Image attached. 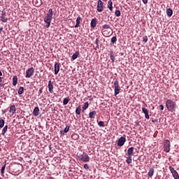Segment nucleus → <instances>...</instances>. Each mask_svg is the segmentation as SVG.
I'll return each instance as SVG.
<instances>
[{
	"label": "nucleus",
	"mask_w": 179,
	"mask_h": 179,
	"mask_svg": "<svg viewBox=\"0 0 179 179\" xmlns=\"http://www.w3.org/2000/svg\"><path fill=\"white\" fill-rule=\"evenodd\" d=\"M51 20H52V8L49 9L48 13L46 14L44 18V22L46 23L45 27L47 29L51 26Z\"/></svg>",
	"instance_id": "1"
},
{
	"label": "nucleus",
	"mask_w": 179,
	"mask_h": 179,
	"mask_svg": "<svg viewBox=\"0 0 179 179\" xmlns=\"http://www.w3.org/2000/svg\"><path fill=\"white\" fill-rule=\"evenodd\" d=\"M166 106L169 111L173 113L174 111V108H176V102L173 101V100L171 99H167L166 102Z\"/></svg>",
	"instance_id": "2"
},
{
	"label": "nucleus",
	"mask_w": 179,
	"mask_h": 179,
	"mask_svg": "<svg viewBox=\"0 0 179 179\" xmlns=\"http://www.w3.org/2000/svg\"><path fill=\"white\" fill-rule=\"evenodd\" d=\"M96 10L97 12H103L104 10V3L101 0H98Z\"/></svg>",
	"instance_id": "3"
},
{
	"label": "nucleus",
	"mask_w": 179,
	"mask_h": 179,
	"mask_svg": "<svg viewBox=\"0 0 179 179\" xmlns=\"http://www.w3.org/2000/svg\"><path fill=\"white\" fill-rule=\"evenodd\" d=\"M114 86H115V96H117V94H120V91L121 90L118 80H115L114 82Z\"/></svg>",
	"instance_id": "4"
},
{
	"label": "nucleus",
	"mask_w": 179,
	"mask_h": 179,
	"mask_svg": "<svg viewBox=\"0 0 179 179\" xmlns=\"http://www.w3.org/2000/svg\"><path fill=\"white\" fill-rule=\"evenodd\" d=\"M170 141L166 140L164 143V150L166 153H169L170 152Z\"/></svg>",
	"instance_id": "5"
},
{
	"label": "nucleus",
	"mask_w": 179,
	"mask_h": 179,
	"mask_svg": "<svg viewBox=\"0 0 179 179\" xmlns=\"http://www.w3.org/2000/svg\"><path fill=\"white\" fill-rule=\"evenodd\" d=\"M33 75H34V68L31 67L27 70L25 77L31 78Z\"/></svg>",
	"instance_id": "6"
},
{
	"label": "nucleus",
	"mask_w": 179,
	"mask_h": 179,
	"mask_svg": "<svg viewBox=\"0 0 179 179\" xmlns=\"http://www.w3.org/2000/svg\"><path fill=\"white\" fill-rule=\"evenodd\" d=\"M169 170L175 179H179L178 172L174 169L172 166L169 167Z\"/></svg>",
	"instance_id": "7"
},
{
	"label": "nucleus",
	"mask_w": 179,
	"mask_h": 179,
	"mask_svg": "<svg viewBox=\"0 0 179 179\" xmlns=\"http://www.w3.org/2000/svg\"><path fill=\"white\" fill-rule=\"evenodd\" d=\"M125 142H127V138H125V137H120L118 140H117V146H124V145L125 144Z\"/></svg>",
	"instance_id": "8"
},
{
	"label": "nucleus",
	"mask_w": 179,
	"mask_h": 179,
	"mask_svg": "<svg viewBox=\"0 0 179 179\" xmlns=\"http://www.w3.org/2000/svg\"><path fill=\"white\" fill-rule=\"evenodd\" d=\"M80 160L85 162V163H87V162H90V157H89V155H87V154H83L80 155Z\"/></svg>",
	"instance_id": "9"
},
{
	"label": "nucleus",
	"mask_w": 179,
	"mask_h": 179,
	"mask_svg": "<svg viewBox=\"0 0 179 179\" xmlns=\"http://www.w3.org/2000/svg\"><path fill=\"white\" fill-rule=\"evenodd\" d=\"M48 87L49 92L51 94L54 93V84L51 82V80L48 81Z\"/></svg>",
	"instance_id": "10"
},
{
	"label": "nucleus",
	"mask_w": 179,
	"mask_h": 179,
	"mask_svg": "<svg viewBox=\"0 0 179 179\" xmlns=\"http://www.w3.org/2000/svg\"><path fill=\"white\" fill-rule=\"evenodd\" d=\"M61 68V64L59 63L55 64V75H58L59 73V69Z\"/></svg>",
	"instance_id": "11"
},
{
	"label": "nucleus",
	"mask_w": 179,
	"mask_h": 179,
	"mask_svg": "<svg viewBox=\"0 0 179 179\" xmlns=\"http://www.w3.org/2000/svg\"><path fill=\"white\" fill-rule=\"evenodd\" d=\"M142 111L145 114V118H146V120H149V110H148V108L143 107Z\"/></svg>",
	"instance_id": "12"
},
{
	"label": "nucleus",
	"mask_w": 179,
	"mask_h": 179,
	"mask_svg": "<svg viewBox=\"0 0 179 179\" xmlns=\"http://www.w3.org/2000/svg\"><path fill=\"white\" fill-rule=\"evenodd\" d=\"M1 22H3V23H6V22H8V17H6V13H4L3 11L1 13Z\"/></svg>",
	"instance_id": "13"
},
{
	"label": "nucleus",
	"mask_w": 179,
	"mask_h": 179,
	"mask_svg": "<svg viewBox=\"0 0 179 179\" xmlns=\"http://www.w3.org/2000/svg\"><path fill=\"white\" fill-rule=\"evenodd\" d=\"M82 22V17L80 16H78L76 19V23L75 25V27H80V23Z\"/></svg>",
	"instance_id": "14"
},
{
	"label": "nucleus",
	"mask_w": 179,
	"mask_h": 179,
	"mask_svg": "<svg viewBox=\"0 0 179 179\" xmlns=\"http://www.w3.org/2000/svg\"><path fill=\"white\" fill-rule=\"evenodd\" d=\"M134 150H135V148L134 147H131L127 150V155L128 156L132 157L134 156Z\"/></svg>",
	"instance_id": "15"
},
{
	"label": "nucleus",
	"mask_w": 179,
	"mask_h": 179,
	"mask_svg": "<svg viewBox=\"0 0 179 179\" xmlns=\"http://www.w3.org/2000/svg\"><path fill=\"white\" fill-rule=\"evenodd\" d=\"M96 25H97V19L93 18L91 21V27L92 29H94V27H96Z\"/></svg>",
	"instance_id": "16"
},
{
	"label": "nucleus",
	"mask_w": 179,
	"mask_h": 179,
	"mask_svg": "<svg viewBox=\"0 0 179 179\" xmlns=\"http://www.w3.org/2000/svg\"><path fill=\"white\" fill-rule=\"evenodd\" d=\"M34 115L35 117H38V115L40 114V108L38 107H35L33 111Z\"/></svg>",
	"instance_id": "17"
},
{
	"label": "nucleus",
	"mask_w": 179,
	"mask_h": 179,
	"mask_svg": "<svg viewBox=\"0 0 179 179\" xmlns=\"http://www.w3.org/2000/svg\"><path fill=\"white\" fill-rule=\"evenodd\" d=\"M9 112L13 115L16 113V106L15 105L11 106Z\"/></svg>",
	"instance_id": "18"
},
{
	"label": "nucleus",
	"mask_w": 179,
	"mask_h": 179,
	"mask_svg": "<svg viewBox=\"0 0 179 179\" xmlns=\"http://www.w3.org/2000/svg\"><path fill=\"white\" fill-rule=\"evenodd\" d=\"M153 174H155V169L151 168L148 171V177H150V178H152V177H153Z\"/></svg>",
	"instance_id": "19"
},
{
	"label": "nucleus",
	"mask_w": 179,
	"mask_h": 179,
	"mask_svg": "<svg viewBox=\"0 0 179 179\" xmlns=\"http://www.w3.org/2000/svg\"><path fill=\"white\" fill-rule=\"evenodd\" d=\"M96 114L97 113L96 112V110H93L89 113V117L95 118Z\"/></svg>",
	"instance_id": "20"
},
{
	"label": "nucleus",
	"mask_w": 179,
	"mask_h": 179,
	"mask_svg": "<svg viewBox=\"0 0 179 179\" xmlns=\"http://www.w3.org/2000/svg\"><path fill=\"white\" fill-rule=\"evenodd\" d=\"M166 15L169 17H171V16H173V10L171 8H168L166 10Z\"/></svg>",
	"instance_id": "21"
},
{
	"label": "nucleus",
	"mask_w": 179,
	"mask_h": 179,
	"mask_svg": "<svg viewBox=\"0 0 179 179\" xmlns=\"http://www.w3.org/2000/svg\"><path fill=\"white\" fill-rule=\"evenodd\" d=\"M108 8L110 12H113V1L111 0H109L108 2Z\"/></svg>",
	"instance_id": "22"
},
{
	"label": "nucleus",
	"mask_w": 179,
	"mask_h": 179,
	"mask_svg": "<svg viewBox=\"0 0 179 179\" xmlns=\"http://www.w3.org/2000/svg\"><path fill=\"white\" fill-rule=\"evenodd\" d=\"M81 111H82V107H80V106H78L76 109V114H77V115H80Z\"/></svg>",
	"instance_id": "23"
},
{
	"label": "nucleus",
	"mask_w": 179,
	"mask_h": 179,
	"mask_svg": "<svg viewBox=\"0 0 179 179\" xmlns=\"http://www.w3.org/2000/svg\"><path fill=\"white\" fill-rule=\"evenodd\" d=\"M13 86H16V85H17V76H14L13 78Z\"/></svg>",
	"instance_id": "24"
},
{
	"label": "nucleus",
	"mask_w": 179,
	"mask_h": 179,
	"mask_svg": "<svg viewBox=\"0 0 179 179\" xmlns=\"http://www.w3.org/2000/svg\"><path fill=\"white\" fill-rule=\"evenodd\" d=\"M79 51H76L73 55H72V59L75 61L78 57H79Z\"/></svg>",
	"instance_id": "25"
},
{
	"label": "nucleus",
	"mask_w": 179,
	"mask_h": 179,
	"mask_svg": "<svg viewBox=\"0 0 179 179\" xmlns=\"http://www.w3.org/2000/svg\"><path fill=\"white\" fill-rule=\"evenodd\" d=\"M89 108V102H85L83 106V111H85V110H87Z\"/></svg>",
	"instance_id": "26"
},
{
	"label": "nucleus",
	"mask_w": 179,
	"mask_h": 179,
	"mask_svg": "<svg viewBox=\"0 0 179 179\" xmlns=\"http://www.w3.org/2000/svg\"><path fill=\"white\" fill-rule=\"evenodd\" d=\"M71 138L74 139V141H78V139H79V135L78 134H73Z\"/></svg>",
	"instance_id": "27"
},
{
	"label": "nucleus",
	"mask_w": 179,
	"mask_h": 179,
	"mask_svg": "<svg viewBox=\"0 0 179 179\" xmlns=\"http://www.w3.org/2000/svg\"><path fill=\"white\" fill-rule=\"evenodd\" d=\"M126 163H127V164H131V163H132V157H127L126 159Z\"/></svg>",
	"instance_id": "28"
},
{
	"label": "nucleus",
	"mask_w": 179,
	"mask_h": 179,
	"mask_svg": "<svg viewBox=\"0 0 179 179\" xmlns=\"http://www.w3.org/2000/svg\"><path fill=\"white\" fill-rule=\"evenodd\" d=\"M70 100H71V99H69V97L65 98V99H64V101H63V104H64V106H66V104H68V103H69Z\"/></svg>",
	"instance_id": "29"
},
{
	"label": "nucleus",
	"mask_w": 179,
	"mask_h": 179,
	"mask_svg": "<svg viewBox=\"0 0 179 179\" xmlns=\"http://www.w3.org/2000/svg\"><path fill=\"white\" fill-rule=\"evenodd\" d=\"M8 131V125H6L1 131V134L5 135V134H6V131Z\"/></svg>",
	"instance_id": "30"
},
{
	"label": "nucleus",
	"mask_w": 179,
	"mask_h": 179,
	"mask_svg": "<svg viewBox=\"0 0 179 179\" xmlns=\"http://www.w3.org/2000/svg\"><path fill=\"white\" fill-rule=\"evenodd\" d=\"M5 126V120L3 119L0 120V128H3Z\"/></svg>",
	"instance_id": "31"
},
{
	"label": "nucleus",
	"mask_w": 179,
	"mask_h": 179,
	"mask_svg": "<svg viewBox=\"0 0 179 179\" xmlns=\"http://www.w3.org/2000/svg\"><path fill=\"white\" fill-rule=\"evenodd\" d=\"M24 91V88H23V87H20L18 90V94H23Z\"/></svg>",
	"instance_id": "32"
},
{
	"label": "nucleus",
	"mask_w": 179,
	"mask_h": 179,
	"mask_svg": "<svg viewBox=\"0 0 179 179\" xmlns=\"http://www.w3.org/2000/svg\"><path fill=\"white\" fill-rule=\"evenodd\" d=\"M115 16H117V17H120V16H121V11H120V10H116L115 12Z\"/></svg>",
	"instance_id": "33"
},
{
	"label": "nucleus",
	"mask_w": 179,
	"mask_h": 179,
	"mask_svg": "<svg viewBox=\"0 0 179 179\" xmlns=\"http://www.w3.org/2000/svg\"><path fill=\"white\" fill-rule=\"evenodd\" d=\"M116 41H117V37L116 36H113L111 38V43H113V44H114V43H116Z\"/></svg>",
	"instance_id": "34"
},
{
	"label": "nucleus",
	"mask_w": 179,
	"mask_h": 179,
	"mask_svg": "<svg viewBox=\"0 0 179 179\" xmlns=\"http://www.w3.org/2000/svg\"><path fill=\"white\" fill-rule=\"evenodd\" d=\"M69 131V126H66L64 130V134Z\"/></svg>",
	"instance_id": "35"
},
{
	"label": "nucleus",
	"mask_w": 179,
	"mask_h": 179,
	"mask_svg": "<svg viewBox=\"0 0 179 179\" xmlns=\"http://www.w3.org/2000/svg\"><path fill=\"white\" fill-rule=\"evenodd\" d=\"M143 41L144 43H148V36H147L143 37Z\"/></svg>",
	"instance_id": "36"
},
{
	"label": "nucleus",
	"mask_w": 179,
	"mask_h": 179,
	"mask_svg": "<svg viewBox=\"0 0 179 179\" xmlns=\"http://www.w3.org/2000/svg\"><path fill=\"white\" fill-rule=\"evenodd\" d=\"M98 124L99 127H104V122L100 121Z\"/></svg>",
	"instance_id": "37"
},
{
	"label": "nucleus",
	"mask_w": 179,
	"mask_h": 179,
	"mask_svg": "<svg viewBox=\"0 0 179 179\" xmlns=\"http://www.w3.org/2000/svg\"><path fill=\"white\" fill-rule=\"evenodd\" d=\"M110 59L113 62H114V61H115V57H114V55H110Z\"/></svg>",
	"instance_id": "38"
},
{
	"label": "nucleus",
	"mask_w": 179,
	"mask_h": 179,
	"mask_svg": "<svg viewBox=\"0 0 179 179\" xmlns=\"http://www.w3.org/2000/svg\"><path fill=\"white\" fill-rule=\"evenodd\" d=\"M103 29H110V26L108 24L103 25Z\"/></svg>",
	"instance_id": "39"
},
{
	"label": "nucleus",
	"mask_w": 179,
	"mask_h": 179,
	"mask_svg": "<svg viewBox=\"0 0 179 179\" xmlns=\"http://www.w3.org/2000/svg\"><path fill=\"white\" fill-rule=\"evenodd\" d=\"M5 167H6L5 165H3V166H2V168H1V174H3V173H5Z\"/></svg>",
	"instance_id": "40"
},
{
	"label": "nucleus",
	"mask_w": 179,
	"mask_h": 179,
	"mask_svg": "<svg viewBox=\"0 0 179 179\" xmlns=\"http://www.w3.org/2000/svg\"><path fill=\"white\" fill-rule=\"evenodd\" d=\"M5 87V84L0 83V90L2 89V87Z\"/></svg>",
	"instance_id": "41"
},
{
	"label": "nucleus",
	"mask_w": 179,
	"mask_h": 179,
	"mask_svg": "<svg viewBox=\"0 0 179 179\" xmlns=\"http://www.w3.org/2000/svg\"><path fill=\"white\" fill-rule=\"evenodd\" d=\"M84 169H85V170H87L89 169V165H87V164H85L84 165Z\"/></svg>",
	"instance_id": "42"
},
{
	"label": "nucleus",
	"mask_w": 179,
	"mask_h": 179,
	"mask_svg": "<svg viewBox=\"0 0 179 179\" xmlns=\"http://www.w3.org/2000/svg\"><path fill=\"white\" fill-rule=\"evenodd\" d=\"M159 108H160V110H164V106L163 105H160Z\"/></svg>",
	"instance_id": "43"
},
{
	"label": "nucleus",
	"mask_w": 179,
	"mask_h": 179,
	"mask_svg": "<svg viewBox=\"0 0 179 179\" xmlns=\"http://www.w3.org/2000/svg\"><path fill=\"white\" fill-rule=\"evenodd\" d=\"M95 43L96 44V45H99V38L96 39Z\"/></svg>",
	"instance_id": "44"
},
{
	"label": "nucleus",
	"mask_w": 179,
	"mask_h": 179,
	"mask_svg": "<svg viewBox=\"0 0 179 179\" xmlns=\"http://www.w3.org/2000/svg\"><path fill=\"white\" fill-rule=\"evenodd\" d=\"M143 3H145V5H146V3H148V0H142Z\"/></svg>",
	"instance_id": "45"
},
{
	"label": "nucleus",
	"mask_w": 179,
	"mask_h": 179,
	"mask_svg": "<svg viewBox=\"0 0 179 179\" xmlns=\"http://www.w3.org/2000/svg\"><path fill=\"white\" fill-rule=\"evenodd\" d=\"M0 83H2V77H0Z\"/></svg>",
	"instance_id": "46"
},
{
	"label": "nucleus",
	"mask_w": 179,
	"mask_h": 179,
	"mask_svg": "<svg viewBox=\"0 0 179 179\" xmlns=\"http://www.w3.org/2000/svg\"><path fill=\"white\" fill-rule=\"evenodd\" d=\"M39 92H40V93H43V90L41 89V90H39Z\"/></svg>",
	"instance_id": "47"
},
{
	"label": "nucleus",
	"mask_w": 179,
	"mask_h": 179,
	"mask_svg": "<svg viewBox=\"0 0 179 179\" xmlns=\"http://www.w3.org/2000/svg\"><path fill=\"white\" fill-rule=\"evenodd\" d=\"M0 76H2V71H0Z\"/></svg>",
	"instance_id": "48"
},
{
	"label": "nucleus",
	"mask_w": 179,
	"mask_h": 179,
	"mask_svg": "<svg viewBox=\"0 0 179 179\" xmlns=\"http://www.w3.org/2000/svg\"><path fill=\"white\" fill-rule=\"evenodd\" d=\"M2 113H3V114H5V113H6V111L2 110Z\"/></svg>",
	"instance_id": "49"
},
{
	"label": "nucleus",
	"mask_w": 179,
	"mask_h": 179,
	"mask_svg": "<svg viewBox=\"0 0 179 179\" xmlns=\"http://www.w3.org/2000/svg\"><path fill=\"white\" fill-rule=\"evenodd\" d=\"M103 35L106 36V31H103Z\"/></svg>",
	"instance_id": "50"
},
{
	"label": "nucleus",
	"mask_w": 179,
	"mask_h": 179,
	"mask_svg": "<svg viewBox=\"0 0 179 179\" xmlns=\"http://www.w3.org/2000/svg\"><path fill=\"white\" fill-rule=\"evenodd\" d=\"M104 2H107L108 0H103Z\"/></svg>",
	"instance_id": "51"
}]
</instances>
